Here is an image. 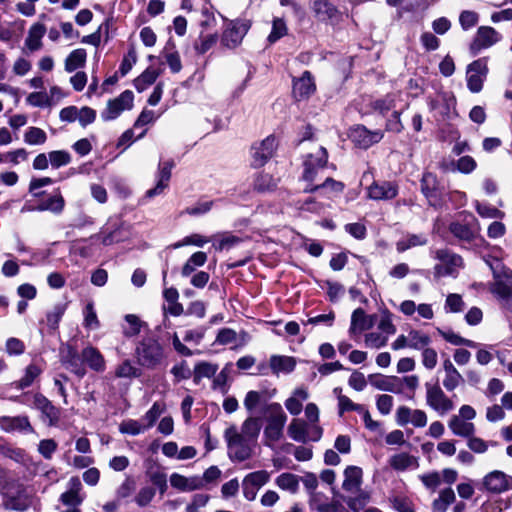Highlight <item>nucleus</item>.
<instances>
[{"label":"nucleus","instance_id":"f257e3e1","mask_svg":"<svg viewBox=\"0 0 512 512\" xmlns=\"http://www.w3.org/2000/svg\"><path fill=\"white\" fill-rule=\"evenodd\" d=\"M3 507L7 510L23 512L32 504V496L27 487L17 480H7L1 486Z\"/></svg>","mask_w":512,"mask_h":512},{"label":"nucleus","instance_id":"f03ea898","mask_svg":"<svg viewBox=\"0 0 512 512\" xmlns=\"http://www.w3.org/2000/svg\"><path fill=\"white\" fill-rule=\"evenodd\" d=\"M265 412L266 426L263 431V441L266 446L274 447L283 437L287 415L279 403L269 404Z\"/></svg>","mask_w":512,"mask_h":512},{"label":"nucleus","instance_id":"7ed1b4c3","mask_svg":"<svg viewBox=\"0 0 512 512\" xmlns=\"http://www.w3.org/2000/svg\"><path fill=\"white\" fill-rule=\"evenodd\" d=\"M227 442L228 456L232 461L243 462L252 457L256 444L239 434L235 425H231L224 432Z\"/></svg>","mask_w":512,"mask_h":512},{"label":"nucleus","instance_id":"20e7f679","mask_svg":"<svg viewBox=\"0 0 512 512\" xmlns=\"http://www.w3.org/2000/svg\"><path fill=\"white\" fill-rule=\"evenodd\" d=\"M138 363L148 369H154L161 365L164 360L162 345L154 339H146L139 343L136 348Z\"/></svg>","mask_w":512,"mask_h":512},{"label":"nucleus","instance_id":"39448f33","mask_svg":"<svg viewBox=\"0 0 512 512\" xmlns=\"http://www.w3.org/2000/svg\"><path fill=\"white\" fill-rule=\"evenodd\" d=\"M328 160V153L325 148L319 147L314 153L309 154L304 161V171L302 178L314 186L315 182L320 181Z\"/></svg>","mask_w":512,"mask_h":512},{"label":"nucleus","instance_id":"423d86ee","mask_svg":"<svg viewBox=\"0 0 512 512\" xmlns=\"http://www.w3.org/2000/svg\"><path fill=\"white\" fill-rule=\"evenodd\" d=\"M287 433L294 441L305 443L318 441L322 436V428L319 425H311L302 419L295 418L290 422Z\"/></svg>","mask_w":512,"mask_h":512},{"label":"nucleus","instance_id":"0eeeda50","mask_svg":"<svg viewBox=\"0 0 512 512\" xmlns=\"http://www.w3.org/2000/svg\"><path fill=\"white\" fill-rule=\"evenodd\" d=\"M493 282L490 284V292L501 300L512 297V270L505 267L492 268Z\"/></svg>","mask_w":512,"mask_h":512},{"label":"nucleus","instance_id":"6e6552de","mask_svg":"<svg viewBox=\"0 0 512 512\" xmlns=\"http://www.w3.org/2000/svg\"><path fill=\"white\" fill-rule=\"evenodd\" d=\"M425 388L427 405L439 415H445L454 408L453 401L437 383H426Z\"/></svg>","mask_w":512,"mask_h":512},{"label":"nucleus","instance_id":"1a4fd4ad","mask_svg":"<svg viewBox=\"0 0 512 512\" xmlns=\"http://www.w3.org/2000/svg\"><path fill=\"white\" fill-rule=\"evenodd\" d=\"M435 258L439 261L434 267L435 278L455 276L458 269L462 266L461 257L448 250L436 251Z\"/></svg>","mask_w":512,"mask_h":512},{"label":"nucleus","instance_id":"9d476101","mask_svg":"<svg viewBox=\"0 0 512 512\" xmlns=\"http://www.w3.org/2000/svg\"><path fill=\"white\" fill-rule=\"evenodd\" d=\"M481 485L488 493L501 494L512 489V476L501 470H493L482 478Z\"/></svg>","mask_w":512,"mask_h":512},{"label":"nucleus","instance_id":"9b49d317","mask_svg":"<svg viewBox=\"0 0 512 512\" xmlns=\"http://www.w3.org/2000/svg\"><path fill=\"white\" fill-rule=\"evenodd\" d=\"M133 101V92L125 90L117 98L108 101L106 109L101 113V118L104 121L116 119L122 112L132 109Z\"/></svg>","mask_w":512,"mask_h":512},{"label":"nucleus","instance_id":"f8f14e48","mask_svg":"<svg viewBox=\"0 0 512 512\" xmlns=\"http://www.w3.org/2000/svg\"><path fill=\"white\" fill-rule=\"evenodd\" d=\"M270 473L266 470H258L247 474L242 480L243 496L248 501L255 500L261 487L268 483Z\"/></svg>","mask_w":512,"mask_h":512},{"label":"nucleus","instance_id":"ddd939ff","mask_svg":"<svg viewBox=\"0 0 512 512\" xmlns=\"http://www.w3.org/2000/svg\"><path fill=\"white\" fill-rule=\"evenodd\" d=\"M488 73L487 61L484 58L473 61L467 67V87L472 93L482 90L483 82Z\"/></svg>","mask_w":512,"mask_h":512},{"label":"nucleus","instance_id":"4468645a","mask_svg":"<svg viewBox=\"0 0 512 512\" xmlns=\"http://www.w3.org/2000/svg\"><path fill=\"white\" fill-rule=\"evenodd\" d=\"M501 35L490 26H481L470 45L472 54L476 55L481 50L487 49L500 41Z\"/></svg>","mask_w":512,"mask_h":512},{"label":"nucleus","instance_id":"2eb2a0df","mask_svg":"<svg viewBox=\"0 0 512 512\" xmlns=\"http://www.w3.org/2000/svg\"><path fill=\"white\" fill-rule=\"evenodd\" d=\"M249 28L250 25L245 20L230 22L222 36L223 44L229 48H235L242 42Z\"/></svg>","mask_w":512,"mask_h":512},{"label":"nucleus","instance_id":"dca6fc26","mask_svg":"<svg viewBox=\"0 0 512 512\" xmlns=\"http://www.w3.org/2000/svg\"><path fill=\"white\" fill-rule=\"evenodd\" d=\"M276 147L277 141L273 136H268L259 144L254 145L251 148L252 165L254 167L263 166L273 156Z\"/></svg>","mask_w":512,"mask_h":512},{"label":"nucleus","instance_id":"f3484780","mask_svg":"<svg viewBox=\"0 0 512 512\" xmlns=\"http://www.w3.org/2000/svg\"><path fill=\"white\" fill-rule=\"evenodd\" d=\"M316 91V85L309 71L303 72L301 77L293 80V96L296 100L308 99Z\"/></svg>","mask_w":512,"mask_h":512},{"label":"nucleus","instance_id":"a211bd4d","mask_svg":"<svg viewBox=\"0 0 512 512\" xmlns=\"http://www.w3.org/2000/svg\"><path fill=\"white\" fill-rule=\"evenodd\" d=\"M398 194V186L393 182H373L367 189V195L372 200H391Z\"/></svg>","mask_w":512,"mask_h":512},{"label":"nucleus","instance_id":"6ab92c4d","mask_svg":"<svg viewBox=\"0 0 512 512\" xmlns=\"http://www.w3.org/2000/svg\"><path fill=\"white\" fill-rule=\"evenodd\" d=\"M374 326V316H369L362 308H357L351 316V325L349 334L355 336L363 331L369 330Z\"/></svg>","mask_w":512,"mask_h":512},{"label":"nucleus","instance_id":"aec40b11","mask_svg":"<svg viewBox=\"0 0 512 512\" xmlns=\"http://www.w3.org/2000/svg\"><path fill=\"white\" fill-rule=\"evenodd\" d=\"M61 362L66 369L79 377L84 376L85 369L77 351L71 346L61 350Z\"/></svg>","mask_w":512,"mask_h":512},{"label":"nucleus","instance_id":"412c9836","mask_svg":"<svg viewBox=\"0 0 512 512\" xmlns=\"http://www.w3.org/2000/svg\"><path fill=\"white\" fill-rule=\"evenodd\" d=\"M368 380L376 389L401 394L399 377L372 374L368 376Z\"/></svg>","mask_w":512,"mask_h":512},{"label":"nucleus","instance_id":"4be33fe9","mask_svg":"<svg viewBox=\"0 0 512 512\" xmlns=\"http://www.w3.org/2000/svg\"><path fill=\"white\" fill-rule=\"evenodd\" d=\"M0 428L5 432H33V428L27 416H2Z\"/></svg>","mask_w":512,"mask_h":512},{"label":"nucleus","instance_id":"5701e85b","mask_svg":"<svg viewBox=\"0 0 512 512\" xmlns=\"http://www.w3.org/2000/svg\"><path fill=\"white\" fill-rule=\"evenodd\" d=\"M351 137L360 147L368 148L372 144L379 142L383 138V133L381 131L372 132L364 126H358L352 131Z\"/></svg>","mask_w":512,"mask_h":512},{"label":"nucleus","instance_id":"b1692460","mask_svg":"<svg viewBox=\"0 0 512 512\" xmlns=\"http://www.w3.org/2000/svg\"><path fill=\"white\" fill-rule=\"evenodd\" d=\"M388 463L392 469L398 472L406 470H413L419 467V460L416 456L410 455L406 452H400L392 455Z\"/></svg>","mask_w":512,"mask_h":512},{"label":"nucleus","instance_id":"393cba45","mask_svg":"<svg viewBox=\"0 0 512 512\" xmlns=\"http://www.w3.org/2000/svg\"><path fill=\"white\" fill-rule=\"evenodd\" d=\"M363 471L358 466H348L344 470L342 488L347 492H357L362 484Z\"/></svg>","mask_w":512,"mask_h":512},{"label":"nucleus","instance_id":"a878e982","mask_svg":"<svg viewBox=\"0 0 512 512\" xmlns=\"http://www.w3.org/2000/svg\"><path fill=\"white\" fill-rule=\"evenodd\" d=\"M170 484L172 487L181 491H193L203 487V481L200 477H185L178 473H173L170 476Z\"/></svg>","mask_w":512,"mask_h":512},{"label":"nucleus","instance_id":"bb28decb","mask_svg":"<svg viewBox=\"0 0 512 512\" xmlns=\"http://www.w3.org/2000/svg\"><path fill=\"white\" fill-rule=\"evenodd\" d=\"M30 405L33 408L41 411L42 414L49 420L50 424H53L58 420L57 409L42 394H34L32 396V403Z\"/></svg>","mask_w":512,"mask_h":512},{"label":"nucleus","instance_id":"cd10ccee","mask_svg":"<svg viewBox=\"0 0 512 512\" xmlns=\"http://www.w3.org/2000/svg\"><path fill=\"white\" fill-rule=\"evenodd\" d=\"M344 184L342 182L336 181L331 177H326L324 181L320 184H315L314 186H306L304 188V192L306 193H314L321 191L323 195L326 197H330L331 194H339L343 191Z\"/></svg>","mask_w":512,"mask_h":512},{"label":"nucleus","instance_id":"c85d7f7f","mask_svg":"<svg viewBox=\"0 0 512 512\" xmlns=\"http://www.w3.org/2000/svg\"><path fill=\"white\" fill-rule=\"evenodd\" d=\"M448 427L454 435L459 437L468 438L475 433V425L457 415L450 417Z\"/></svg>","mask_w":512,"mask_h":512},{"label":"nucleus","instance_id":"c756f323","mask_svg":"<svg viewBox=\"0 0 512 512\" xmlns=\"http://www.w3.org/2000/svg\"><path fill=\"white\" fill-rule=\"evenodd\" d=\"M65 201L60 193H56L50 196L48 199L39 203V205L35 208H26L23 207L22 211H50L53 213H61L64 209Z\"/></svg>","mask_w":512,"mask_h":512},{"label":"nucleus","instance_id":"7c9ffc66","mask_svg":"<svg viewBox=\"0 0 512 512\" xmlns=\"http://www.w3.org/2000/svg\"><path fill=\"white\" fill-rule=\"evenodd\" d=\"M309 397V393L305 388H297L293 391L291 397L285 401V407L291 415H299L303 408V402Z\"/></svg>","mask_w":512,"mask_h":512},{"label":"nucleus","instance_id":"2f4dec72","mask_svg":"<svg viewBox=\"0 0 512 512\" xmlns=\"http://www.w3.org/2000/svg\"><path fill=\"white\" fill-rule=\"evenodd\" d=\"M313 9L319 19L326 21H338L339 19V11L337 8L328 2L327 0H315Z\"/></svg>","mask_w":512,"mask_h":512},{"label":"nucleus","instance_id":"473e14b6","mask_svg":"<svg viewBox=\"0 0 512 512\" xmlns=\"http://www.w3.org/2000/svg\"><path fill=\"white\" fill-rule=\"evenodd\" d=\"M171 169L172 164L170 163H164L162 166H160L157 184L154 188H151L146 192V197H155L160 195L165 190L171 178Z\"/></svg>","mask_w":512,"mask_h":512},{"label":"nucleus","instance_id":"72a5a7b5","mask_svg":"<svg viewBox=\"0 0 512 512\" xmlns=\"http://www.w3.org/2000/svg\"><path fill=\"white\" fill-rule=\"evenodd\" d=\"M456 501L454 490L450 487L439 491L438 497L433 500L431 508L433 512H446L451 504Z\"/></svg>","mask_w":512,"mask_h":512},{"label":"nucleus","instance_id":"f704fd0d","mask_svg":"<svg viewBox=\"0 0 512 512\" xmlns=\"http://www.w3.org/2000/svg\"><path fill=\"white\" fill-rule=\"evenodd\" d=\"M300 479L301 477L296 474L284 472L276 477L275 484L281 490L296 494L299 490Z\"/></svg>","mask_w":512,"mask_h":512},{"label":"nucleus","instance_id":"c9c22d12","mask_svg":"<svg viewBox=\"0 0 512 512\" xmlns=\"http://www.w3.org/2000/svg\"><path fill=\"white\" fill-rule=\"evenodd\" d=\"M261 430V420L258 417L250 416L241 425L239 434L257 444Z\"/></svg>","mask_w":512,"mask_h":512},{"label":"nucleus","instance_id":"e433bc0d","mask_svg":"<svg viewBox=\"0 0 512 512\" xmlns=\"http://www.w3.org/2000/svg\"><path fill=\"white\" fill-rule=\"evenodd\" d=\"M46 33V28L41 23L32 25L29 29L28 36L25 40V45L30 51L39 50L42 46V38Z\"/></svg>","mask_w":512,"mask_h":512},{"label":"nucleus","instance_id":"4c0bfd02","mask_svg":"<svg viewBox=\"0 0 512 512\" xmlns=\"http://www.w3.org/2000/svg\"><path fill=\"white\" fill-rule=\"evenodd\" d=\"M296 361L290 356L273 355L270 358V368L273 373H290L294 370Z\"/></svg>","mask_w":512,"mask_h":512},{"label":"nucleus","instance_id":"58836bf2","mask_svg":"<svg viewBox=\"0 0 512 512\" xmlns=\"http://www.w3.org/2000/svg\"><path fill=\"white\" fill-rule=\"evenodd\" d=\"M82 358L91 369L95 371H103L105 368V361L100 352L93 348L87 347L82 351Z\"/></svg>","mask_w":512,"mask_h":512},{"label":"nucleus","instance_id":"ea45409f","mask_svg":"<svg viewBox=\"0 0 512 512\" xmlns=\"http://www.w3.org/2000/svg\"><path fill=\"white\" fill-rule=\"evenodd\" d=\"M207 261V254L202 251L193 253L182 267L181 275L188 277L195 272L197 267H202Z\"/></svg>","mask_w":512,"mask_h":512},{"label":"nucleus","instance_id":"a19ab883","mask_svg":"<svg viewBox=\"0 0 512 512\" xmlns=\"http://www.w3.org/2000/svg\"><path fill=\"white\" fill-rule=\"evenodd\" d=\"M163 56L173 73H178L182 69V64L178 52L175 50L172 42H167L163 49Z\"/></svg>","mask_w":512,"mask_h":512},{"label":"nucleus","instance_id":"79ce46f5","mask_svg":"<svg viewBox=\"0 0 512 512\" xmlns=\"http://www.w3.org/2000/svg\"><path fill=\"white\" fill-rule=\"evenodd\" d=\"M159 75L160 72L158 70L147 68L140 76L134 80V86L136 90L138 92H143L156 81Z\"/></svg>","mask_w":512,"mask_h":512},{"label":"nucleus","instance_id":"37998d69","mask_svg":"<svg viewBox=\"0 0 512 512\" xmlns=\"http://www.w3.org/2000/svg\"><path fill=\"white\" fill-rule=\"evenodd\" d=\"M218 370V365L210 362L202 361L195 365L194 367V382L196 384L200 383L203 378H211L213 377Z\"/></svg>","mask_w":512,"mask_h":512},{"label":"nucleus","instance_id":"c03bdc74","mask_svg":"<svg viewBox=\"0 0 512 512\" xmlns=\"http://www.w3.org/2000/svg\"><path fill=\"white\" fill-rule=\"evenodd\" d=\"M86 51L82 48L73 50L65 60V70L73 72L83 67L86 62Z\"/></svg>","mask_w":512,"mask_h":512},{"label":"nucleus","instance_id":"a18cd8bd","mask_svg":"<svg viewBox=\"0 0 512 512\" xmlns=\"http://www.w3.org/2000/svg\"><path fill=\"white\" fill-rule=\"evenodd\" d=\"M409 348L415 350H423L431 343V338L428 334L419 330H411L409 333Z\"/></svg>","mask_w":512,"mask_h":512},{"label":"nucleus","instance_id":"49530a36","mask_svg":"<svg viewBox=\"0 0 512 512\" xmlns=\"http://www.w3.org/2000/svg\"><path fill=\"white\" fill-rule=\"evenodd\" d=\"M165 409V404L161 402H155L151 406V408L145 413V415L141 419L142 423L144 424L147 430L154 426L156 420L165 411Z\"/></svg>","mask_w":512,"mask_h":512},{"label":"nucleus","instance_id":"de8ad7c7","mask_svg":"<svg viewBox=\"0 0 512 512\" xmlns=\"http://www.w3.org/2000/svg\"><path fill=\"white\" fill-rule=\"evenodd\" d=\"M141 376V370L134 366L130 360H124L115 369L117 378H138Z\"/></svg>","mask_w":512,"mask_h":512},{"label":"nucleus","instance_id":"09e8293b","mask_svg":"<svg viewBox=\"0 0 512 512\" xmlns=\"http://www.w3.org/2000/svg\"><path fill=\"white\" fill-rule=\"evenodd\" d=\"M66 311V304H55L46 314V323L51 329H56Z\"/></svg>","mask_w":512,"mask_h":512},{"label":"nucleus","instance_id":"8fccbe9b","mask_svg":"<svg viewBox=\"0 0 512 512\" xmlns=\"http://www.w3.org/2000/svg\"><path fill=\"white\" fill-rule=\"evenodd\" d=\"M46 140V132L38 127H29L24 134V141L29 145H42Z\"/></svg>","mask_w":512,"mask_h":512},{"label":"nucleus","instance_id":"3c124183","mask_svg":"<svg viewBox=\"0 0 512 512\" xmlns=\"http://www.w3.org/2000/svg\"><path fill=\"white\" fill-rule=\"evenodd\" d=\"M147 429L141 420L128 419L124 420L119 425V431L123 434L139 435L145 432Z\"/></svg>","mask_w":512,"mask_h":512},{"label":"nucleus","instance_id":"603ef678","mask_svg":"<svg viewBox=\"0 0 512 512\" xmlns=\"http://www.w3.org/2000/svg\"><path fill=\"white\" fill-rule=\"evenodd\" d=\"M49 161L54 169H59L60 167L68 165L72 157L69 152L65 150H55L48 153Z\"/></svg>","mask_w":512,"mask_h":512},{"label":"nucleus","instance_id":"864d4df0","mask_svg":"<svg viewBox=\"0 0 512 512\" xmlns=\"http://www.w3.org/2000/svg\"><path fill=\"white\" fill-rule=\"evenodd\" d=\"M427 239L423 235H408L406 238L397 242V251L404 252L415 246L425 245Z\"/></svg>","mask_w":512,"mask_h":512},{"label":"nucleus","instance_id":"5fc2aeb1","mask_svg":"<svg viewBox=\"0 0 512 512\" xmlns=\"http://www.w3.org/2000/svg\"><path fill=\"white\" fill-rule=\"evenodd\" d=\"M388 338L380 332H370L365 335V345L368 348L379 349L387 344Z\"/></svg>","mask_w":512,"mask_h":512},{"label":"nucleus","instance_id":"6e6d98bb","mask_svg":"<svg viewBox=\"0 0 512 512\" xmlns=\"http://www.w3.org/2000/svg\"><path fill=\"white\" fill-rule=\"evenodd\" d=\"M426 489L435 492L441 484V474L438 471H432L419 476Z\"/></svg>","mask_w":512,"mask_h":512},{"label":"nucleus","instance_id":"4d7b16f0","mask_svg":"<svg viewBox=\"0 0 512 512\" xmlns=\"http://www.w3.org/2000/svg\"><path fill=\"white\" fill-rule=\"evenodd\" d=\"M41 374V369L31 364L26 368L25 375L17 382L18 388L29 387L33 381Z\"/></svg>","mask_w":512,"mask_h":512},{"label":"nucleus","instance_id":"13d9d810","mask_svg":"<svg viewBox=\"0 0 512 512\" xmlns=\"http://www.w3.org/2000/svg\"><path fill=\"white\" fill-rule=\"evenodd\" d=\"M50 98L45 91L33 92L27 96L26 102L33 107H46L51 104Z\"/></svg>","mask_w":512,"mask_h":512},{"label":"nucleus","instance_id":"bf43d9fd","mask_svg":"<svg viewBox=\"0 0 512 512\" xmlns=\"http://www.w3.org/2000/svg\"><path fill=\"white\" fill-rule=\"evenodd\" d=\"M276 185L277 182L267 173L259 174L254 180V188L261 192L271 190L275 188Z\"/></svg>","mask_w":512,"mask_h":512},{"label":"nucleus","instance_id":"052dcab7","mask_svg":"<svg viewBox=\"0 0 512 512\" xmlns=\"http://www.w3.org/2000/svg\"><path fill=\"white\" fill-rule=\"evenodd\" d=\"M441 335L447 342H449L453 345H456V346L464 345V346H467L470 348H476L478 346V344L476 342L466 339V338H463L460 335H458L452 331L441 332Z\"/></svg>","mask_w":512,"mask_h":512},{"label":"nucleus","instance_id":"680f3d73","mask_svg":"<svg viewBox=\"0 0 512 512\" xmlns=\"http://www.w3.org/2000/svg\"><path fill=\"white\" fill-rule=\"evenodd\" d=\"M210 242L208 237H205L200 234H191L189 236L184 237L180 242L174 245L175 248H179L182 246L193 245L196 247H203L205 244Z\"/></svg>","mask_w":512,"mask_h":512},{"label":"nucleus","instance_id":"e2e57ef3","mask_svg":"<svg viewBox=\"0 0 512 512\" xmlns=\"http://www.w3.org/2000/svg\"><path fill=\"white\" fill-rule=\"evenodd\" d=\"M421 357H422V365L426 369L432 370L436 367V365L438 363V354L435 349L427 346L426 348H424L422 350Z\"/></svg>","mask_w":512,"mask_h":512},{"label":"nucleus","instance_id":"0e129e2a","mask_svg":"<svg viewBox=\"0 0 512 512\" xmlns=\"http://www.w3.org/2000/svg\"><path fill=\"white\" fill-rule=\"evenodd\" d=\"M155 494L154 488L149 486L142 487L135 496V502L139 507H145L153 500Z\"/></svg>","mask_w":512,"mask_h":512},{"label":"nucleus","instance_id":"69168bd1","mask_svg":"<svg viewBox=\"0 0 512 512\" xmlns=\"http://www.w3.org/2000/svg\"><path fill=\"white\" fill-rule=\"evenodd\" d=\"M464 382L460 372L444 375L442 384L446 391L452 392Z\"/></svg>","mask_w":512,"mask_h":512},{"label":"nucleus","instance_id":"338daca9","mask_svg":"<svg viewBox=\"0 0 512 512\" xmlns=\"http://www.w3.org/2000/svg\"><path fill=\"white\" fill-rule=\"evenodd\" d=\"M150 481L159 488L161 493H164L167 489V477L166 474L160 469L151 470L148 472Z\"/></svg>","mask_w":512,"mask_h":512},{"label":"nucleus","instance_id":"774afa93","mask_svg":"<svg viewBox=\"0 0 512 512\" xmlns=\"http://www.w3.org/2000/svg\"><path fill=\"white\" fill-rule=\"evenodd\" d=\"M450 231L452 232L453 235L462 240L469 241L474 236V233L468 226L460 223H452L450 225Z\"/></svg>","mask_w":512,"mask_h":512}]
</instances>
